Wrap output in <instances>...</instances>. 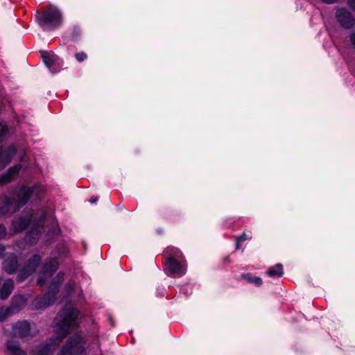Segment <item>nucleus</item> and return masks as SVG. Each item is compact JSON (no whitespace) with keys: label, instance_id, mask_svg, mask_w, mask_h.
Returning <instances> with one entry per match:
<instances>
[{"label":"nucleus","instance_id":"obj_7","mask_svg":"<svg viewBox=\"0 0 355 355\" xmlns=\"http://www.w3.org/2000/svg\"><path fill=\"white\" fill-rule=\"evenodd\" d=\"M41 259V257L39 254H34L29 259L17 275L18 282H21L32 275L37 269Z\"/></svg>","mask_w":355,"mask_h":355},{"label":"nucleus","instance_id":"obj_2","mask_svg":"<svg viewBox=\"0 0 355 355\" xmlns=\"http://www.w3.org/2000/svg\"><path fill=\"white\" fill-rule=\"evenodd\" d=\"M44 192V188L35 184L31 187H21L16 196L17 205L12 209L13 200L10 197L5 196L3 198V205L0 207V216L5 215L9 212H15L24 206L31 197L40 198Z\"/></svg>","mask_w":355,"mask_h":355},{"label":"nucleus","instance_id":"obj_32","mask_svg":"<svg viewBox=\"0 0 355 355\" xmlns=\"http://www.w3.org/2000/svg\"><path fill=\"white\" fill-rule=\"evenodd\" d=\"M324 3H326L327 4H332L335 3L337 0H322Z\"/></svg>","mask_w":355,"mask_h":355},{"label":"nucleus","instance_id":"obj_20","mask_svg":"<svg viewBox=\"0 0 355 355\" xmlns=\"http://www.w3.org/2000/svg\"><path fill=\"white\" fill-rule=\"evenodd\" d=\"M242 277L248 282L254 284L256 286H260L262 284L261 278L259 277H253L249 273L242 275Z\"/></svg>","mask_w":355,"mask_h":355},{"label":"nucleus","instance_id":"obj_37","mask_svg":"<svg viewBox=\"0 0 355 355\" xmlns=\"http://www.w3.org/2000/svg\"><path fill=\"white\" fill-rule=\"evenodd\" d=\"M118 207H119V208L122 209V208H123V206L119 205L118 206Z\"/></svg>","mask_w":355,"mask_h":355},{"label":"nucleus","instance_id":"obj_5","mask_svg":"<svg viewBox=\"0 0 355 355\" xmlns=\"http://www.w3.org/2000/svg\"><path fill=\"white\" fill-rule=\"evenodd\" d=\"M85 343V336L80 332H76L67 339L58 355H84Z\"/></svg>","mask_w":355,"mask_h":355},{"label":"nucleus","instance_id":"obj_30","mask_svg":"<svg viewBox=\"0 0 355 355\" xmlns=\"http://www.w3.org/2000/svg\"><path fill=\"white\" fill-rule=\"evenodd\" d=\"M347 3L350 8L355 11V0H348Z\"/></svg>","mask_w":355,"mask_h":355},{"label":"nucleus","instance_id":"obj_6","mask_svg":"<svg viewBox=\"0 0 355 355\" xmlns=\"http://www.w3.org/2000/svg\"><path fill=\"white\" fill-rule=\"evenodd\" d=\"M164 270L169 276L180 277L186 273V266L182 259L168 258L164 265Z\"/></svg>","mask_w":355,"mask_h":355},{"label":"nucleus","instance_id":"obj_31","mask_svg":"<svg viewBox=\"0 0 355 355\" xmlns=\"http://www.w3.org/2000/svg\"><path fill=\"white\" fill-rule=\"evenodd\" d=\"M45 218H46V214H45L44 213H43V214H42V216H40V220H39L38 223H39L40 224L43 223L44 222V220H45Z\"/></svg>","mask_w":355,"mask_h":355},{"label":"nucleus","instance_id":"obj_11","mask_svg":"<svg viewBox=\"0 0 355 355\" xmlns=\"http://www.w3.org/2000/svg\"><path fill=\"white\" fill-rule=\"evenodd\" d=\"M31 324L27 321H19L13 324L12 332L15 336L26 337L30 334Z\"/></svg>","mask_w":355,"mask_h":355},{"label":"nucleus","instance_id":"obj_1","mask_svg":"<svg viewBox=\"0 0 355 355\" xmlns=\"http://www.w3.org/2000/svg\"><path fill=\"white\" fill-rule=\"evenodd\" d=\"M79 311L71 303L65 304L54 320L55 334L39 348V355H51L56 346L79 326Z\"/></svg>","mask_w":355,"mask_h":355},{"label":"nucleus","instance_id":"obj_27","mask_svg":"<svg viewBox=\"0 0 355 355\" xmlns=\"http://www.w3.org/2000/svg\"><path fill=\"white\" fill-rule=\"evenodd\" d=\"M239 239V242H243L248 239H250V238L247 236L246 234L243 233L241 235L237 237Z\"/></svg>","mask_w":355,"mask_h":355},{"label":"nucleus","instance_id":"obj_35","mask_svg":"<svg viewBox=\"0 0 355 355\" xmlns=\"http://www.w3.org/2000/svg\"><path fill=\"white\" fill-rule=\"evenodd\" d=\"M5 251V248L3 245L0 244V255Z\"/></svg>","mask_w":355,"mask_h":355},{"label":"nucleus","instance_id":"obj_3","mask_svg":"<svg viewBox=\"0 0 355 355\" xmlns=\"http://www.w3.org/2000/svg\"><path fill=\"white\" fill-rule=\"evenodd\" d=\"M35 18L38 24L44 29L53 30L59 28L62 24L60 10L52 5L49 6L43 12H37Z\"/></svg>","mask_w":355,"mask_h":355},{"label":"nucleus","instance_id":"obj_22","mask_svg":"<svg viewBox=\"0 0 355 355\" xmlns=\"http://www.w3.org/2000/svg\"><path fill=\"white\" fill-rule=\"evenodd\" d=\"M21 165H16L15 166L9 168L6 173L9 174V176L12 180L19 173V172L21 170Z\"/></svg>","mask_w":355,"mask_h":355},{"label":"nucleus","instance_id":"obj_10","mask_svg":"<svg viewBox=\"0 0 355 355\" xmlns=\"http://www.w3.org/2000/svg\"><path fill=\"white\" fill-rule=\"evenodd\" d=\"M17 149L14 146L6 148H0V170L6 167L10 162L12 156L16 153Z\"/></svg>","mask_w":355,"mask_h":355},{"label":"nucleus","instance_id":"obj_24","mask_svg":"<svg viewBox=\"0 0 355 355\" xmlns=\"http://www.w3.org/2000/svg\"><path fill=\"white\" fill-rule=\"evenodd\" d=\"M12 178L9 176L7 173L2 174L0 176V186L5 185L12 181Z\"/></svg>","mask_w":355,"mask_h":355},{"label":"nucleus","instance_id":"obj_13","mask_svg":"<svg viewBox=\"0 0 355 355\" xmlns=\"http://www.w3.org/2000/svg\"><path fill=\"white\" fill-rule=\"evenodd\" d=\"M7 355H26V353L20 347L19 343L14 340H8L6 343Z\"/></svg>","mask_w":355,"mask_h":355},{"label":"nucleus","instance_id":"obj_15","mask_svg":"<svg viewBox=\"0 0 355 355\" xmlns=\"http://www.w3.org/2000/svg\"><path fill=\"white\" fill-rule=\"evenodd\" d=\"M31 219L28 217H20L12 222V227L15 232L24 230L31 223Z\"/></svg>","mask_w":355,"mask_h":355},{"label":"nucleus","instance_id":"obj_33","mask_svg":"<svg viewBox=\"0 0 355 355\" xmlns=\"http://www.w3.org/2000/svg\"><path fill=\"white\" fill-rule=\"evenodd\" d=\"M97 200H98L97 197H94V196H93V197H92V198H90L89 202H90L91 203H94V202H96L97 201Z\"/></svg>","mask_w":355,"mask_h":355},{"label":"nucleus","instance_id":"obj_16","mask_svg":"<svg viewBox=\"0 0 355 355\" xmlns=\"http://www.w3.org/2000/svg\"><path fill=\"white\" fill-rule=\"evenodd\" d=\"M42 58L43 60L44 63L48 67L51 72H54L53 70L51 69L54 64V55L48 53V52H42Z\"/></svg>","mask_w":355,"mask_h":355},{"label":"nucleus","instance_id":"obj_8","mask_svg":"<svg viewBox=\"0 0 355 355\" xmlns=\"http://www.w3.org/2000/svg\"><path fill=\"white\" fill-rule=\"evenodd\" d=\"M336 18L340 25L346 29L352 28L355 24V19L352 12L343 8L337 9Z\"/></svg>","mask_w":355,"mask_h":355},{"label":"nucleus","instance_id":"obj_29","mask_svg":"<svg viewBox=\"0 0 355 355\" xmlns=\"http://www.w3.org/2000/svg\"><path fill=\"white\" fill-rule=\"evenodd\" d=\"M349 40L355 46V29L349 34Z\"/></svg>","mask_w":355,"mask_h":355},{"label":"nucleus","instance_id":"obj_12","mask_svg":"<svg viewBox=\"0 0 355 355\" xmlns=\"http://www.w3.org/2000/svg\"><path fill=\"white\" fill-rule=\"evenodd\" d=\"M18 267V259L14 254L8 255L3 263V268L8 274H14Z\"/></svg>","mask_w":355,"mask_h":355},{"label":"nucleus","instance_id":"obj_18","mask_svg":"<svg viewBox=\"0 0 355 355\" xmlns=\"http://www.w3.org/2000/svg\"><path fill=\"white\" fill-rule=\"evenodd\" d=\"M40 239V231L37 230H31L28 232L25 236V240L26 243L29 244L35 243Z\"/></svg>","mask_w":355,"mask_h":355},{"label":"nucleus","instance_id":"obj_14","mask_svg":"<svg viewBox=\"0 0 355 355\" xmlns=\"http://www.w3.org/2000/svg\"><path fill=\"white\" fill-rule=\"evenodd\" d=\"M14 289V282L11 279H6L0 290V297L2 300H6Z\"/></svg>","mask_w":355,"mask_h":355},{"label":"nucleus","instance_id":"obj_26","mask_svg":"<svg viewBox=\"0 0 355 355\" xmlns=\"http://www.w3.org/2000/svg\"><path fill=\"white\" fill-rule=\"evenodd\" d=\"M8 129L6 125L0 123V141L2 138L7 134Z\"/></svg>","mask_w":355,"mask_h":355},{"label":"nucleus","instance_id":"obj_36","mask_svg":"<svg viewBox=\"0 0 355 355\" xmlns=\"http://www.w3.org/2000/svg\"><path fill=\"white\" fill-rule=\"evenodd\" d=\"M56 226H57V223L53 222V228H55Z\"/></svg>","mask_w":355,"mask_h":355},{"label":"nucleus","instance_id":"obj_21","mask_svg":"<svg viewBox=\"0 0 355 355\" xmlns=\"http://www.w3.org/2000/svg\"><path fill=\"white\" fill-rule=\"evenodd\" d=\"M25 304H26V300L21 296L15 297L12 302V306H15V307L21 308V307L24 306Z\"/></svg>","mask_w":355,"mask_h":355},{"label":"nucleus","instance_id":"obj_17","mask_svg":"<svg viewBox=\"0 0 355 355\" xmlns=\"http://www.w3.org/2000/svg\"><path fill=\"white\" fill-rule=\"evenodd\" d=\"M266 274L269 277H280L283 275V266L281 263H277L275 266L270 268Z\"/></svg>","mask_w":355,"mask_h":355},{"label":"nucleus","instance_id":"obj_34","mask_svg":"<svg viewBox=\"0 0 355 355\" xmlns=\"http://www.w3.org/2000/svg\"><path fill=\"white\" fill-rule=\"evenodd\" d=\"M241 242H239V239H236V250H239L241 248Z\"/></svg>","mask_w":355,"mask_h":355},{"label":"nucleus","instance_id":"obj_25","mask_svg":"<svg viewBox=\"0 0 355 355\" xmlns=\"http://www.w3.org/2000/svg\"><path fill=\"white\" fill-rule=\"evenodd\" d=\"M75 58L79 62H81L87 59V55L85 52L81 51V52L76 53L75 54Z\"/></svg>","mask_w":355,"mask_h":355},{"label":"nucleus","instance_id":"obj_23","mask_svg":"<svg viewBox=\"0 0 355 355\" xmlns=\"http://www.w3.org/2000/svg\"><path fill=\"white\" fill-rule=\"evenodd\" d=\"M10 314V309L1 307L0 308V322H3Z\"/></svg>","mask_w":355,"mask_h":355},{"label":"nucleus","instance_id":"obj_28","mask_svg":"<svg viewBox=\"0 0 355 355\" xmlns=\"http://www.w3.org/2000/svg\"><path fill=\"white\" fill-rule=\"evenodd\" d=\"M6 234V227L3 225H0V239L4 237Z\"/></svg>","mask_w":355,"mask_h":355},{"label":"nucleus","instance_id":"obj_19","mask_svg":"<svg viewBox=\"0 0 355 355\" xmlns=\"http://www.w3.org/2000/svg\"><path fill=\"white\" fill-rule=\"evenodd\" d=\"M165 253L168 254V258H174L175 259H181L182 257V252L175 247H168L166 248Z\"/></svg>","mask_w":355,"mask_h":355},{"label":"nucleus","instance_id":"obj_9","mask_svg":"<svg viewBox=\"0 0 355 355\" xmlns=\"http://www.w3.org/2000/svg\"><path fill=\"white\" fill-rule=\"evenodd\" d=\"M58 261L56 258L51 259L45 263L42 267L41 275H40L37 283L42 285L45 282V277H51L58 269Z\"/></svg>","mask_w":355,"mask_h":355},{"label":"nucleus","instance_id":"obj_4","mask_svg":"<svg viewBox=\"0 0 355 355\" xmlns=\"http://www.w3.org/2000/svg\"><path fill=\"white\" fill-rule=\"evenodd\" d=\"M63 282V274L60 272L52 280V283L49 288L48 291L40 297H36L33 305L36 309H45L55 302V291L58 289Z\"/></svg>","mask_w":355,"mask_h":355}]
</instances>
